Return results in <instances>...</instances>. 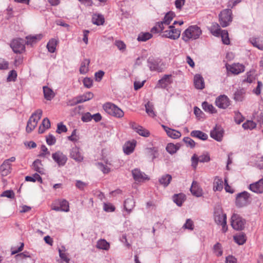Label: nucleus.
Segmentation results:
<instances>
[{"instance_id": "f257e3e1", "label": "nucleus", "mask_w": 263, "mask_h": 263, "mask_svg": "<svg viewBox=\"0 0 263 263\" xmlns=\"http://www.w3.org/2000/svg\"><path fill=\"white\" fill-rule=\"evenodd\" d=\"M202 31L197 25L191 26L186 29L182 34V39L185 42L190 40H195L200 36Z\"/></svg>"}, {"instance_id": "f03ea898", "label": "nucleus", "mask_w": 263, "mask_h": 263, "mask_svg": "<svg viewBox=\"0 0 263 263\" xmlns=\"http://www.w3.org/2000/svg\"><path fill=\"white\" fill-rule=\"evenodd\" d=\"M175 14L172 12L167 13L163 19V21L160 22H158L156 26L152 28L151 32L153 33L162 32L165 28L164 26H167L170 24Z\"/></svg>"}, {"instance_id": "7ed1b4c3", "label": "nucleus", "mask_w": 263, "mask_h": 263, "mask_svg": "<svg viewBox=\"0 0 263 263\" xmlns=\"http://www.w3.org/2000/svg\"><path fill=\"white\" fill-rule=\"evenodd\" d=\"M42 115V110L40 109H37L33 112L27 122L26 132H31L36 126L39 121L41 119Z\"/></svg>"}, {"instance_id": "20e7f679", "label": "nucleus", "mask_w": 263, "mask_h": 263, "mask_svg": "<svg viewBox=\"0 0 263 263\" xmlns=\"http://www.w3.org/2000/svg\"><path fill=\"white\" fill-rule=\"evenodd\" d=\"M232 12L231 9H227L219 14V22L222 27L228 26L232 21Z\"/></svg>"}, {"instance_id": "39448f33", "label": "nucleus", "mask_w": 263, "mask_h": 263, "mask_svg": "<svg viewBox=\"0 0 263 263\" xmlns=\"http://www.w3.org/2000/svg\"><path fill=\"white\" fill-rule=\"evenodd\" d=\"M104 110L110 115L117 118H121L124 116V112L118 106L111 103H106L103 106Z\"/></svg>"}, {"instance_id": "423d86ee", "label": "nucleus", "mask_w": 263, "mask_h": 263, "mask_svg": "<svg viewBox=\"0 0 263 263\" xmlns=\"http://www.w3.org/2000/svg\"><path fill=\"white\" fill-rule=\"evenodd\" d=\"M246 220L237 214H233L231 217V224L236 230H241L245 228Z\"/></svg>"}, {"instance_id": "0eeeda50", "label": "nucleus", "mask_w": 263, "mask_h": 263, "mask_svg": "<svg viewBox=\"0 0 263 263\" xmlns=\"http://www.w3.org/2000/svg\"><path fill=\"white\" fill-rule=\"evenodd\" d=\"M250 202V194L246 191L239 193L236 198V204L238 207L246 206Z\"/></svg>"}, {"instance_id": "6e6552de", "label": "nucleus", "mask_w": 263, "mask_h": 263, "mask_svg": "<svg viewBox=\"0 0 263 263\" xmlns=\"http://www.w3.org/2000/svg\"><path fill=\"white\" fill-rule=\"evenodd\" d=\"M161 32L163 33V36L175 40L179 37L181 31L176 29L173 25H171L169 26L168 30L162 31Z\"/></svg>"}, {"instance_id": "1a4fd4ad", "label": "nucleus", "mask_w": 263, "mask_h": 263, "mask_svg": "<svg viewBox=\"0 0 263 263\" xmlns=\"http://www.w3.org/2000/svg\"><path fill=\"white\" fill-rule=\"evenodd\" d=\"M10 46L15 53H21L25 50L24 41L22 39H14Z\"/></svg>"}, {"instance_id": "9d476101", "label": "nucleus", "mask_w": 263, "mask_h": 263, "mask_svg": "<svg viewBox=\"0 0 263 263\" xmlns=\"http://www.w3.org/2000/svg\"><path fill=\"white\" fill-rule=\"evenodd\" d=\"M215 104L220 108L225 109L230 105V101L227 96L220 95L216 99Z\"/></svg>"}, {"instance_id": "9b49d317", "label": "nucleus", "mask_w": 263, "mask_h": 263, "mask_svg": "<svg viewBox=\"0 0 263 263\" xmlns=\"http://www.w3.org/2000/svg\"><path fill=\"white\" fill-rule=\"evenodd\" d=\"M52 158L59 166H64L67 160L66 156L60 151L52 154Z\"/></svg>"}, {"instance_id": "f8f14e48", "label": "nucleus", "mask_w": 263, "mask_h": 263, "mask_svg": "<svg viewBox=\"0 0 263 263\" xmlns=\"http://www.w3.org/2000/svg\"><path fill=\"white\" fill-rule=\"evenodd\" d=\"M228 71L234 74H238L245 71V66L239 63H234L231 65H226Z\"/></svg>"}, {"instance_id": "ddd939ff", "label": "nucleus", "mask_w": 263, "mask_h": 263, "mask_svg": "<svg viewBox=\"0 0 263 263\" xmlns=\"http://www.w3.org/2000/svg\"><path fill=\"white\" fill-rule=\"evenodd\" d=\"M134 179L137 182H142L145 180L149 179L147 175L141 172L139 168H135L132 171Z\"/></svg>"}, {"instance_id": "4468645a", "label": "nucleus", "mask_w": 263, "mask_h": 263, "mask_svg": "<svg viewBox=\"0 0 263 263\" xmlns=\"http://www.w3.org/2000/svg\"><path fill=\"white\" fill-rule=\"evenodd\" d=\"M223 131L220 127L216 126L210 133V136L217 141H221L223 137Z\"/></svg>"}, {"instance_id": "2eb2a0df", "label": "nucleus", "mask_w": 263, "mask_h": 263, "mask_svg": "<svg viewBox=\"0 0 263 263\" xmlns=\"http://www.w3.org/2000/svg\"><path fill=\"white\" fill-rule=\"evenodd\" d=\"M70 157L77 162H81L83 160V156L80 153L79 148L77 146L70 150Z\"/></svg>"}, {"instance_id": "dca6fc26", "label": "nucleus", "mask_w": 263, "mask_h": 263, "mask_svg": "<svg viewBox=\"0 0 263 263\" xmlns=\"http://www.w3.org/2000/svg\"><path fill=\"white\" fill-rule=\"evenodd\" d=\"M172 77L171 74H165L160 80L158 81L156 87L160 88H165L167 86L171 83L170 78Z\"/></svg>"}, {"instance_id": "f3484780", "label": "nucleus", "mask_w": 263, "mask_h": 263, "mask_svg": "<svg viewBox=\"0 0 263 263\" xmlns=\"http://www.w3.org/2000/svg\"><path fill=\"white\" fill-rule=\"evenodd\" d=\"M249 189L252 192L256 193H263V179L259 180L255 183L251 184Z\"/></svg>"}, {"instance_id": "a211bd4d", "label": "nucleus", "mask_w": 263, "mask_h": 263, "mask_svg": "<svg viewBox=\"0 0 263 263\" xmlns=\"http://www.w3.org/2000/svg\"><path fill=\"white\" fill-rule=\"evenodd\" d=\"M215 222L222 226V231L223 232H226L227 231V216L226 214H223L221 216L214 217Z\"/></svg>"}, {"instance_id": "6ab92c4d", "label": "nucleus", "mask_w": 263, "mask_h": 263, "mask_svg": "<svg viewBox=\"0 0 263 263\" xmlns=\"http://www.w3.org/2000/svg\"><path fill=\"white\" fill-rule=\"evenodd\" d=\"M192 194L196 197H200L202 195V190L200 187L198 183L196 181H193L190 188Z\"/></svg>"}, {"instance_id": "aec40b11", "label": "nucleus", "mask_w": 263, "mask_h": 263, "mask_svg": "<svg viewBox=\"0 0 263 263\" xmlns=\"http://www.w3.org/2000/svg\"><path fill=\"white\" fill-rule=\"evenodd\" d=\"M148 66L151 71H160L158 59H155L153 57H149L147 60Z\"/></svg>"}, {"instance_id": "412c9836", "label": "nucleus", "mask_w": 263, "mask_h": 263, "mask_svg": "<svg viewBox=\"0 0 263 263\" xmlns=\"http://www.w3.org/2000/svg\"><path fill=\"white\" fill-rule=\"evenodd\" d=\"M10 171L11 164L4 161L0 167V174L3 176H6L10 173Z\"/></svg>"}, {"instance_id": "4be33fe9", "label": "nucleus", "mask_w": 263, "mask_h": 263, "mask_svg": "<svg viewBox=\"0 0 263 263\" xmlns=\"http://www.w3.org/2000/svg\"><path fill=\"white\" fill-rule=\"evenodd\" d=\"M194 84L197 89H202L204 87L203 79L200 74L195 76Z\"/></svg>"}, {"instance_id": "5701e85b", "label": "nucleus", "mask_w": 263, "mask_h": 263, "mask_svg": "<svg viewBox=\"0 0 263 263\" xmlns=\"http://www.w3.org/2000/svg\"><path fill=\"white\" fill-rule=\"evenodd\" d=\"M90 63V60L88 59H84L82 62L81 66L80 67V72L81 74L86 73L89 70V65Z\"/></svg>"}, {"instance_id": "b1692460", "label": "nucleus", "mask_w": 263, "mask_h": 263, "mask_svg": "<svg viewBox=\"0 0 263 263\" xmlns=\"http://www.w3.org/2000/svg\"><path fill=\"white\" fill-rule=\"evenodd\" d=\"M125 210L128 213L130 212L135 206V201L133 197L128 198L124 201Z\"/></svg>"}, {"instance_id": "393cba45", "label": "nucleus", "mask_w": 263, "mask_h": 263, "mask_svg": "<svg viewBox=\"0 0 263 263\" xmlns=\"http://www.w3.org/2000/svg\"><path fill=\"white\" fill-rule=\"evenodd\" d=\"M223 189V181L218 177L215 178L213 182V190L214 191H221Z\"/></svg>"}, {"instance_id": "a878e982", "label": "nucleus", "mask_w": 263, "mask_h": 263, "mask_svg": "<svg viewBox=\"0 0 263 263\" xmlns=\"http://www.w3.org/2000/svg\"><path fill=\"white\" fill-rule=\"evenodd\" d=\"M222 30H221L219 25L217 23H213L212 26L210 27V31L211 33L216 36H220V32Z\"/></svg>"}, {"instance_id": "bb28decb", "label": "nucleus", "mask_w": 263, "mask_h": 263, "mask_svg": "<svg viewBox=\"0 0 263 263\" xmlns=\"http://www.w3.org/2000/svg\"><path fill=\"white\" fill-rule=\"evenodd\" d=\"M191 136L192 137L197 138L202 140H206L208 138L206 134L200 130H193L191 133Z\"/></svg>"}, {"instance_id": "cd10ccee", "label": "nucleus", "mask_w": 263, "mask_h": 263, "mask_svg": "<svg viewBox=\"0 0 263 263\" xmlns=\"http://www.w3.org/2000/svg\"><path fill=\"white\" fill-rule=\"evenodd\" d=\"M92 22L98 26L103 25L104 23V16L102 14H94L92 15Z\"/></svg>"}, {"instance_id": "c85d7f7f", "label": "nucleus", "mask_w": 263, "mask_h": 263, "mask_svg": "<svg viewBox=\"0 0 263 263\" xmlns=\"http://www.w3.org/2000/svg\"><path fill=\"white\" fill-rule=\"evenodd\" d=\"M32 168L36 172L42 174L44 173L41 161L39 159L35 160L32 164Z\"/></svg>"}, {"instance_id": "c756f323", "label": "nucleus", "mask_w": 263, "mask_h": 263, "mask_svg": "<svg viewBox=\"0 0 263 263\" xmlns=\"http://www.w3.org/2000/svg\"><path fill=\"white\" fill-rule=\"evenodd\" d=\"M180 146V145L179 143L174 144L173 143H170L167 145L166 150L168 153L172 155L177 152L179 149Z\"/></svg>"}, {"instance_id": "7c9ffc66", "label": "nucleus", "mask_w": 263, "mask_h": 263, "mask_svg": "<svg viewBox=\"0 0 263 263\" xmlns=\"http://www.w3.org/2000/svg\"><path fill=\"white\" fill-rule=\"evenodd\" d=\"M135 145L136 142L135 141L132 142H127L123 147L124 152L127 155L130 154L133 152Z\"/></svg>"}, {"instance_id": "2f4dec72", "label": "nucleus", "mask_w": 263, "mask_h": 263, "mask_svg": "<svg viewBox=\"0 0 263 263\" xmlns=\"http://www.w3.org/2000/svg\"><path fill=\"white\" fill-rule=\"evenodd\" d=\"M172 176L169 174H166L162 176L159 179V183L163 186H167L172 180Z\"/></svg>"}, {"instance_id": "473e14b6", "label": "nucleus", "mask_w": 263, "mask_h": 263, "mask_svg": "<svg viewBox=\"0 0 263 263\" xmlns=\"http://www.w3.org/2000/svg\"><path fill=\"white\" fill-rule=\"evenodd\" d=\"M234 239L237 243L239 245L244 244L246 241V237L245 234L242 233H239L237 235L234 236Z\"/></svg>"}, {"instance_id": "72a5a7b5", "label": "nucleus", "mask_w": 263, "mask_h": 263, "mask_svg": "<svg viewBox=\"0 0 263 263\" xmlns=\"http://www.w3.org/2000/svg\"><path fill=\"white\" fill-rule=\"evenodd\" d=\"M43 35L41 34H37L33 36H28L26 37V44L27 45H32L37 41H40L42 38Z\"/></svg>"}, {"instance_id": "f704fd0d", "label": "nucleus", "mask_w": 263, "mask_h": 263, "mask_svg": "<svg viewBox=\"0 0 263 263\" xmlns=\"http://www.w3.org/2000/svg\"><path fill=\"white\" fill-rule=\"evenodd\" d=\"M58 43V41L55 39H51L49 40L47 45L48 50L50 53H53L56 49V46Z\"/></svg>"}, {"instance_id": "c9c22d12", "label": "nucleus", "mask_w": 263, "mask_h": 263, "mask_svg": "<svg viewBox=\"0 0 263 263\" xmlns=\"http://www.w3.org/2000/svg\"><path fill=\"white\" fill-rule=\"evenodd\" d=\"M43 91L44 97L47 100H51L54 96L52 90L47 86L43 87Z\"/></svg>"}, {"instance_id": "e433bc0d", "label": "nucleus", "mask_w": 263, "mask_h": 263, "mask_svg": "<svg viewBox=\"0 0 263 263\" xmlns=\"http://www.w3.org/2000/svg\"><path fill=\"white\" fill-rule=\"evenodd\" d=\"M202 107L203 109L206 112L214 114L216 113L217 111L216 108L212 104H210L205 101L202 103Z\"/></svg>"}, {"instance_id": "4c0bfd02", "label": "nucleus", "mask_w": 263, "mask_h": 263, "mask_svg": "<svg viewBox=\"0 0 263 263\" xmlns=\"http://www.w3.org/2000/svg\"><path fill=\"white\" fill-rule=\"evenodd\" d=\"M133 128L140 136L143 137H147L150 135L149 132L147 130L141 126H138L137 127L133 126Z\"/></svg>"}, {"instance_id": "58836bf2", "label": "nucleus", "mask_w": 263, "mask_h": 263, "mask_svg": "<svg viewBox=\"0 0 263 263\" xmlns=\"http://www.w3.org/2000/svg\"><path fill=\"white\" fill-rule=\"evenodd\" d=\"M246 91L244 89L237 90L234 93V99L236 101H242L244 98Z\"/></svg>"}, {"instance_id": "ea45409f", "label": "nucleus", "mask_w": 263, "mask_h": 263, "mask_svg": "<svg viewBox=\"0 0 263 263\" xmlns=\"http://www.w3.org/2000/svg\"><path fill=\"white\" fill-rule=\"evenodd\" d=\"M185 196L183 194H175L173 197V201L179 206H181L184 201Z\"/></svg>"}, {"instance_id": "a19ab883", "label": "nucleus", "mask_w": 263, "mask_h": 263, "mask_svg": "<svg viewBox=\"0 0 263 263\" xmlns=\"http://www.w3.org/2000/svg\"><path fill=\"white\" fill-rule=\"evenodd\" d=\"M250 42L252 44L258 49L263 50V41H260L259 38H251Z\"/></svg>"}, {"instance_id": "79ce46f5", "label": "nucleus", "mask_w": 263, "mask_h": 263, "mask_svg": "<svg viewBox=\"0 0 263 263\" xmlns=\"http://www.w3.org/2000/svg\"><path fill=\"white\" fill-rule=\"evenodd\" d=\"M97 247L100 249L107 250L109 248V244L105 239H100L97 242Z\"/></svg>"}, {"instance_id": "37998d69", "label": "nucleus", "mask_w": 263, "mask_h": 263, "mask_svg": "<svg viewBox=\"0 0 263 263\" xmlns=\"http://www.w3.org/2000/svg\"><path fill=\"white\" fill-rule=\"evenodd\" d=\"M220 36L221 37L222 43L225 45H229L230 43L229 34L227 30H222L220 32Z\"/></svg>"}, {"instance_id": "c03bdc74", "label": "nucleus", "mask_w": 263, "mask_h": 263, "mask_svg": "<svg viewBox=\"0 0 263 263\" xmlns=\"http://www.w3.org/2000/svg\"><path fill=\"white\" fill-rule=\"evenodd\" d=\"M145 110L146 113L151 117H154L156 115L154 111V107L153 104L150 103L149 102H148L145 105Z\"/></svg>"}, {"instance_id": "a18cd8bd", "label": "nucleus", "mask_w": 263, "mask_h": 263, "mask_svg": "<svg viewBox=\"0 0 263 263\" xmlns=\"http://www.w3.org/2000/svg\"><path fill=\"white\" fill-rule=\"evenodd\" d=\"M213 251L217 256H221L223 253L221 245L217 242L213 247Z\"/></svg>"}, {"instance_id": "49530a36", "label": "nucleus", "mask_w": 263, "mask_h": 263, "mask_svg": "<svg viewBox=\"0 0 263 263\" xmlns=\"http://www.w3.org/2000/svg\"><path fill=\"white\" fill-rule=\"evenodd\" d=\"M167 135L168 137L173 138L177 139L181 137V134L179 131L171 128L167 133Z\"/></svg>"}, {"instance_id": "de8ad7c7", "label": "nucleus", "mask_w": 263, "mask_h": 263, "mask_svg": "<svg viewBox=\"0 0 263 263\" xmlns=\"http://www.w3.org/2000/svg\"><path fill=\"white\" fill-rule=\"evenodd\" d=\"M93 97V94L91 92H88L82 96H78V99L81 103H83L91 99Z\"/></svg>"}, {"instance_id": "09e8293b", "label": "nucleus", "mask_w": 263, "mask_h": 263, "mask_svg": "<svg viewBox=\"0 0 263 263\" xmlns=\"http://www.w3.org/2000/svg\"><path fill=\"white\" fill-rule=\"evenodd\" d=\"M152 37L151 33L148 32L141 33L139 34L137 40L138 41L145 42Z\"/></svg>"}, {"instance_id": "8fccbe9b", "label": "nucleus", "mask_w": 263, "mask_h": 263, "mask_svg": "<svg viewBox=\"0 0 263 263\" xmlns=\"http://www.w3.org/2000/svg\"><path fill=\"white\" fill-rule=\"evenodd\" d=\"M96 166L100 169L104 174H107L110 171V168L107 165H104L102 162H98L96 163Z\"/></svg>"}, {"instance_id": "3c124183", "label": "nucleus", "mask_w": 263, "mask_h": 263, "mask_svg": "<svg viewBox=\"0 0 263 263\" xmlns=\"http://www.w3.org/2000/svg\"><path fill=\"white\" fill-rule=\"evenodd\" d=\"M256 124L252 121L248 120L242 124V127L245 129H252L256 127Z\"/></svg>"}, {"instance_id": "603ef678", "label": "nucleus", "mask_w": 263, "mask_h": 263, "mask_svg": "<svg viewBox=\"0 0 263 263\" xmlns=\"http://www.w3.org/2000/svg\"><path fill=\"white\" fill-rule=\"evenodd\" d=\"M183 141L186 144L187 147L193 148L195 146V141L190 137H184L183 139Z\"/></svg>"}, {"instance_id": "864d4df0", "label": "nucleus", "mask_w": 263, "mask_h": 263, "mask_svg": "<svg viewBox=\"0 0 263 263\" xmlns=\"http://www.w3.org/2000/svg\"><path fill=\"white\" fill-rule=\"evenodd\" d=\"M245 118L239 111H235L234 120L235 122L239 124L244 120Z\"/></svg>"}, {"instance_id": "5fc2aeb1", "label": "nucleus", "mask_w": 263, "mask_h": 263, "mask_svg": "<svg viewBox=\"0 0 263 263\" xmlns=\"http://www.w3.org/2000/svg\"><path fill=\"white\" fill-rule=\"evenodd\" d=\"M147 150L148 153L150 154L152 159L153 160L154 159L158 156V150L157 148L154 147L148 148Z\"/></svg>"}, {"instance_id": "6e6d98bb", "label": "nucleus", "mask_w": 263, "mask_h": 263, "mask_svg": "<svg viewBox=\"0 0 263 263\" xmlns=\"http://www.w3.org/2000/svg\"><path fill=\"white\" fill-rule=\"evenodd\" d=\"M59 204L61 207V209H62V211H69V204L68 201H67L66 200H63L60 201Z\"/></svg>"}, {"instance_id": "4d7b16f0", "label": "nucleus", "mask_w": 263, "mask_h": 263, "mask_svg": "<svg viewBox=\"0 0 263 263\" xmlns=\"http://www.w3.org/2000/svg\"><path fill=\"white\" fill-rule=\"evenodd\" d=\"M17 77V73L16 71L14 70H12L9 71L8 77L7 81L9 82L10 81H15Z\"/></svg>"}, {"instance_id": "13d9d810", "label": "nucleus", "mask_w": 263, "mask_h": 263, "mask_svg": "<svg viewBox=\"0 0 263 263\" xmlns=\"http://www.w3.org/2000/svg\"><path fill=\"white\" fill-rule=\"evenodd\" d=\"M194 112L197 118L199 119L203 118V116H205L204 114L201 111V110L197 106L194 107Z\"/></svg>"}, {"instance_id": "bf43d9fd", "label": "nucleus", "mask_w": 263, "mask_h": 263, "mask_svg": "<svg viewBox=\"0 0 263 263\" xmlns=\"http://www.w3.org/2000/svg\"><path fill=\"white\" fill-rule=\"evenodd\" d=\"M183 228L186 229L193 230L194 229L193 221L191 219H187L186 222L184 224Z\"/></svg>"}, {"instance_id": "052dcab7", "label": "nucleus", "mask_w": 263, "mask_h": 263, "mask_svg": "<svg viewBox=\"0 0 263 263\" xmlns=\"http://www.w3.org/2000/svg\"><path fill=\"white\" fill-rule=\"evenodd\" d=\"M224 214L223 213L222 209L219 205L216 206L214 209V217H217Z\"/></svg>"}, {"instance_id": "680f3d73", "label": "nucleus", "mask_w": 263, "mask_h": 263, "mask_svg": "<svg viewBox=\"0 0 263 263\" xmlns=\"http://www.w3.org/2000/svg\"><path fill=\"white\" fill-rule=\"evenodd\" d=\"M1 196L13 199L14 198V193L12 190H6L3 192L1 194Z\"/></svg>"}, {"instance_id": "e2e57ef3", "label": "nucleus", "mask_w": 263, "mask_h": 263, "mask_svg": "<svg viewBox=\"0 0 263 263\" xmlns=\"http://www.w3.org/2000/svg\"><path fill=\"white\" fill-rule=\"evenodd\" d=\"M81 120L84 122H88L92 120V115L90 112H87L83 114Z\"/></svg>"}, {"instance_id": "0e129e2a", "label": "nucleus", "mask_w": 263, "mask_h": 263, "mask_svg": "<svg viewBox=\"0 0 263 263\" xmlns=\"http://www.w3.org/2000/svg\"><path fill=\"white\" fill-rule=\"evenodd\" d=\"M47 143L49 145H52L55 143L56 139L52 135H49L46 137Z\"/></svg>"}, {"instance_id": "69168bd1", "label": "nucleus", "mask_w": 263, "mask_h": 263, "mask_svg": "<svg viewBox=\"0 0 263 263\" xmlns=\"http://www.w3.org/2000/svg\"><path fill=\"white\" fill-rule=\"evenodd\" d=\"M67 130L66 126L62 123H59L57 126L56 132L61 134L62 132H66Z\"/></svg>"}, {"instance_id": "338daca9", "label": "nucleus", "mask_w": 263, "mask_h": 263, "mask_svg": "<svg viewBox=\"0 0 263 263\" xmlns=\"http://www.w3.org/2000/svg\"><path fill=\"white\" fill-rule=\"evenodd\" d=\"M103 209L106 212H113L115 210V206L111 203H104Z\"/></svg>"}, {"instance_id": "774afa93", "label": "nucleus", "mask_w": 263, "mask_h": 263, "mask_svg": "<svg viewBox=\"0 0 263 263\" xmlns=\"http://www.w3.org/2000/svg\"><path fill=\"white\" fill-rule=\"evenodd\" d=\"M9 63L4 59L0 58V70H5L8 68Z\"/></svg>"}]
</instances>
